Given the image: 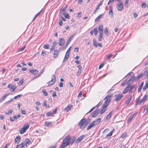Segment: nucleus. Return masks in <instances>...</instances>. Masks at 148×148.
<instances>
[{"instance_id": "4c0bfd02", "label": "nucleus", "mask_w": 148, "mask_h": 148, "mask_svg": "<svg viewBox=\"0 0 148 148\" xmlns=\"http://www.w3.org/2000/svg\"><path fill=\"white\" fill-rule=\"evenodd\" d=\"M9 95V94H5L4 96L1 97L2 99L4 101L6 99L8 96Z\"/></svg>"}, {"instance_id": "f03ea898", "label": "nucleus", "mask_w": 148, "mask_h": 148, "mask_svg": "<svg viewBox=\"0 0 148 148\" xmlns=\"http://www.w3.org/2000/svg\"><path fill=\"white\" fill-rule=\"evenodd\" d=\"M113 95L112 94H111L110 95H107L104 99L105 102L104 103L102 107L103 108H106L109 104L110 102L111 101V98Z\"/></svg>"}, {"instance_id": "3c124183", "label": "nucleus", "mask_w": 148, "mask_h": 148, "mask_svg": "<svg viewBox=\"0 0 148 148\" xmlns=\"http://www.w3.org/2000/svg\"><path fill=\"white\" fill-rule=\"evenodd\" d=\"M133 119L132 118V117L130 116L129 119H128L127 120V122L128 123H129V122H130Z\"/></svg>"}, {"instance_id": "a211bd4d", "label": "nucleus", "mask_w": 148, "mask_h": 148, "mask_svg": "<svg viewBox=\"0 0 148 148\" xmlns=\"http://www.w3.org/2000/svg\"><path fill=\"white\" fill-rule=\"evenodd\" d=\"M29 71L30 72L34 75L37 74L38 72V71L37 70L33 69H30Z\"/></svg>"}, {"instance_id": "4468645a", "label": "nucleus", "mask_w": 148, "mask_h": 148, "mask_svg": "<svg viewBox=\"0 0 148 148\" xmlns=\"http://www.w3.org/2000/svg\"><path fill=\"white\" fill-rule=\"evenodd\" d=\"M25 142L23 143L22 146H27V145H29L31 143L30 140L28 138H27L25 139Z\"/></svg>"}, {"instance_id": "37998d69", "label": "nucleus", "mask_w": 148, "mask_h": 148, "mask_svg": "<svg viewBox=\"0 0 148 148\" xmlns=\"http://www.w3.org/2000/svg\"><path fill=\"white\" fill-rule=\"evenodd\" d=\"M93 32L95 35H97L98 34V31L97 28H95L93 31Z\"/></svg>"}, {"instance_id": "bf43d9fd", "label": "nucleus", "mask_w": 148, "mask_h": 148, "mask_svg": "<svg viewBox=\"0 0 148 148\" xmlns=\"http://www.w3.org/2000/svg\"><path fill=\"white\" fill-rule=\"evenodd\" d=\"M23 80H21L19 82V85L21 86L22 85L23 83Z\"/></svg>"}, {"instance_id": "ea45409f", "label": "nucleus", "mask_w": 148, "mask_h": 148, "mask_svg": "<svg viewBox=\"0 0 148 148\" xmlns=\"http://www.w3.org/2000/svg\"><path fill=\"white\" fill-rule=\"evenodd\" d=\"M13 112V110L12 109H10L9 110L8 112H5V114L7 115H9L10 114H11Z\"/></svg>"}, {"instance_id": "1a4fd4ad", "label": "nucleus", "mask_w": 148, "mask_h": 148, "mask_svg": "<svg viewBox=\"0 0 148 148\" xmlns=\"http://www.w3.org/2000/svg\"><path fill=\"white\" fill-rule=\"evenodd\" d=\"M86 119L85 118L82 119L80 121L79 125L80 126V128L82 129L84 128L83 127L84 124L85 123Z\"/></svg>"}, {"instance_id": "c9c22d12", "label": "nucleus", "mask_w": 148, "mask_h": 148, "mask_svg": "<svg viewBox=\"0 0 148 148\" xmlns=\"http://www.w3.org/2000/svg\"><path fill=\"white\" fill-rule=\"evenodd\" d=\"M129 2V0H125V6L126 8H128V6Z\"/></svg>"}, {"instance_id": "c85d7f7f", "label": "nucleus", "mask_w": 148, "mask_h": 148, "mask_svg": "<svg viewBox=\"0 0 148 148\" xmlns=\"http://www.w3.org/2000/svg\"><path fill=\"white\" fill-rule=\"evenodd\" d=\"M112 111H111L107 116L106 119H107L108 120H109L112 114Z\"/></svg>"}, {"instance_id": "7c9ffc66", "label": "nucleus", "mask_w": 148, "mask_h": 148, "mask_svg": "<svg viewBox=\"0 0 148 148\" xmlns=\"http://www.w3.org/2000/svg\"><path fill=\"white\" fill-rule=\"evenodd\" d=\"M74 36H72L71 37H70L69 39L68 40L66 44V47H67L69 45V43L70 42V41H71V40L72 39V38Z\"/></svg>"}, {"instance_id": "e433bc0d", "label": "nucleus", "mask_w": 148, "mask_h": 148, "mask_svg": "<svg viewBox=\"0 0 148 148\" xmlns=\"http://www.w3.org/2000/svg\"><path fill=\"white\" fill-rule=\"evenodd\" d=\"M106 110V108H103V107H102V108L101 109L100 111V113L101 114H103L105 112Z\"/></svg>"}, {"instance_id": "774afa93", "label": "nucleus", "mask_w": 148, "mask_h": 148, "mask_svg": "<svg viewBox=\"0 0 148 148\" xmlns=\"http://www.w3.org/2000/svg\"><path fill=\"white\" fill-rule=\"evenodd\" d=\"M59 24L60 25L62 26L63 25V22L62 21H60L59 22Z\"/></svg>"}, {"instance_id": "20e7f679", "label": "nucleus", "mask_w": 148, "mask_h": 148, "mask_svg": "<svg viewBox=\"0 0 148 148\" xmlns=\"http://www.w3.org/2000/svg\"><path fill=\"white\" fill-rule=\"evenodd\" d=\"M69 137H66L64 139L62 144L60 146V148H64L69 145V144L67 143V140H69Z\"/></svg>"}, {"instance_id": "0eeeda50", "label": "nucleus", "mask_w": 148, "mask_h": 148, "mask_svg": "<svg viewBox=\"0 0 148 148\" xmlns=\"http://www.w3.org/2000/svg\"><path fill=\"white\" fill-rule=\"evenodd\" d=\"M56 81V77L55 75H53L52 76L51 80L49 81L48 83L49 84L48 86H51L54 84Z\"/></svg>"}, {"instance_id": "a878e982", "label": "nucleus", "mask_w": 148, "mask_h": 148, "mask_svg": "<svg viewBox=\"0 0 148 148\" xmlns=\"http://www.w3.org/2000/svg\"><path fill=\"white\" fill-rule=\"evenodd\" d=\"M84 135H82L78 138L76 140L77 142L79 143L84 138Z\"/></svg>"}, {"instance_id": "6ab92c4d", "label": "nucleus", "mask_w": 148, "mask_h": 148, "mask_svg": "<svg viewBox=\"0 0 148 148\" xmlns=\"http://www.w3.org/2000/svg\"><path fill=\"white\" fill-rule=\"evenodd\" d=\"M95 125L94 122L92 121L87 127V130H89Z\"/></svg>"}, {"instance_id": "412c9836", "label": "nucleus", "mask_w": 148, "mask_h": 148, "mask_svg": "<svg viewBox=\"0 0 148 148\" xmlns=\"http://www.w3.org/2000/svg\"><path fill=\"white\" fill-rule=\"evenodd\" d=\"M147 96H145L143 97L141 100L140 101L139 104L140 105L142 103H143L147 99Z\"/></svg>"}, {"instance_id": "b1692460", "label": "nucleus", "mask_w": 148, "mask_h": 148, "mask_svg": "<svg viewBox=\"0 0 148 148\" xmlns=\"http://www.w3.org/2000/svg\"><path fill=\"white\" fill-rule=\"evenodd\" d=\"M73 107L72 105H68L67 106L65 109L64 110L66 111V112H68L70 110L71 108Z\"/></svg>"}, {"instance_id": "393cba45", "label": "nucleus", "mask_w": 148, "mask_h": 148, "mask_svg": "<svg viewBox=\"0 0 148 148\" xmlns=\"http://www.w3.org/2000/svg\"><path fill=\"white\" fill-rule=\"evenodd\" d=\"M110 9V11H109V14L110 15V16L112 17L113 16V11L112 10V7L110 6L109 7Z\"/></svg>"}, {"instance_id": "f3484780", "label": "nucleus", "mask_w": 148, "mask_h": 148, "mask_svg": "<svg viewBox=\"0 0 148 148\" xmlns=\"http://www.w3.org/2000/svg\"><path fill=\"white\" fill-rule=\"evenodd\" d=\"M60 42H59V45L60 46H63L64 44L65 40L63 38H60Z\"/></svg>"}, {"instance_id": "f257e3e1", "label": "nucleus", "mask_w": 148, "mask_h": 148, "mask_svg": "<svg viewBox=\"0 0 148 148\" xmlns=\"http://www.w3.org/2000/svg\"><path fill=\"white\" fill-rule=\"evenodd\" d=\"M136 86L135 85L132 86L131 85H128L124 90L123 93L125 94L127 93L128 91H129V93H131L133 92L134 90H135Z\"/></svg>"}, {"instance_id": "58836bf2", "label": "nucleus", "mask_w": 148, "mask_h": 148, "mask_svg": "<svg viewBox=\"0 0 148 148\" xmlns=\"http://www.w3.org/2000/svg\"><path fill=\"white\" fill-rule=\"evenodd\" d=\"M93 45L95 46L96 47H97V40H96L94 39L93 40Z\"/></svg>"}, {"instance_id": "a19ab883", "label": "nucleus", "mask_w": 148, "mask_h": 148, "mask_svg": "<svg viewBox=\"0 0 148 148\" xmlns=\"http://www.w3.org/2000/svg\"><path fill=\"white\" fill-rule=\"evenodd\" d=\"M49 45L48 44H46L43 47L45 49H48L49 48Z\"/></svg>"}, {"instance_id": "0e129e2a", "label": "nucleus", "mask_w": 148, "mask_h": 148, "mask_svg": "<svg viewBox=\"0 0 148 148\" xmlns=\"http://www.w3.org/2000/svg\"><path fill=\"white\" fill-rule=\"evenodd\" d=\"M64 16L66 18H69V14H65L64 15Z\"/></svg>"}, {"instance_id": "ddd939ff", "label": "nucleus", "mask_w": 148, "mask_h": 148, "mask_svg": "<svg viewBox=\"0 0 148 148\" xmlns=\"http://www.w3.org/2000/svg\"><path fill=\"white\" fill-rule=\"evenodd\" d=\"M8 87L10 88V91L12 92H14L16 88V87L11 84L8 85Z\"/></svg>"}, {"instance_id": "f704fd0d", "label": "nucleus", "mask_w": 148, "mask_h": 148, "mask_svg": "<svg viewBox=\"0 0 148 148\" xmlns=\"http://www.w3.org/2000/svg\"><path fill=\"white\" fill-rule=\"evenodd\" d=\"M52 124V122H47V121H46L45 122V126L48 127L50 125H51Z\"/></svg>"}, {"instance_id": "39448f33", "label": "nucleus", "mask_w": 148, "mask_h": 148, "mask_svg": "<svg viewBox=\"0 0 148 148\" xmlns=\"http://www.w3.org/2000/svg\"><path fill=\"white\" fill-rule=\"evenodd\" d=\"M71 47H70L67 51L63 59V62H64L66 61L68 59L69 56L70 52L71 50Z\"/></svg>"}, {"instance_id": "c03bdc74", "label": "nucleus", "mask_w": 148, "mask_h": 148, "mask_svg": "<svg viewBox=\"0 0 148 148\" xmlns=\"http://www.w3.org/2000/svg\"><path fill=\"white\" fill-rule=\"evenodd\" d=\"M127 134L126 133H124L121 135V137L122 138H125Z\"/></svg>"}, {"instance_id": "4be33fe9", "label": "nucleus", "mask_w": 148, "mask_h": 148, "mask_svg": "<svg viewBox=\"0 0 148 148\" xmlns=\"http://www.w3.org/2000/svg\"><path fill=\"white\" fill-rule=\"evenodd\" d=\"M101 118H99L97 119L96 120L93 121L94 122L95 125H98L101 121Z\"/></svg>"}, {"instance_id": "5701e85b", "label": "nucleus", "mask_w": 148, "mask_h": 148, "mask_svg": "<svg viewBox=\"0 0 148 148\" xmlns=\"http://www.w3.org/2000/svg\"><path fill=\"white\" fill-rule=\"evenodd\" d=\"M132 96H131L130 97V98H129L127 100L125 101V104L126 106H128V104H129V103H130V102L132 99Z\"/></svg>"}, {"instance_id": "6e6552de", "label": "nucleus", "mask_w": 148, "mask_h": 148, "mask_svg": "<svg viewBox=\"0 0 148 148\" xmlns=\"http://www.w3.org/2000/svg\"><path fill=\"white\" fill-rule=\"evenodd\" d=\"M123 5L121 1L119 2L117 4L116 8L119 11H120L122 10L123 8Z\"/></svg>"}, {"instance_id": "72a5a7b5", "label": "nucleus", "mask_w": 148, "mask_h": 148, "mask_svg": "<svg viewBox=\"0 0 148 148\" xmlns=\"http://www.w3.org/2000/svg\"><path fill=\"white\" fill-rule=\"evenodd\" d=\"M148 87V81L146 82V83L144 86L143 88V90H146V89Z\"/></svg>"}, {"instance_id": "5fc2aeb1", "label": "nucleus", "mask_w": 148, "mask_h": 148, "mask_svg": "<svg viewBox=\"0 0 148 148\" xmlns=\"http://www.w3.org/2000/svg\"><path fill=\"white\" fill-rule=\"evenodd\" d=\"M102 38V35H99V40L100 41L101 40Z\"/></svg>"}, {"instance_id": "49530a36", "label": "nucleus", "mask_w": 148, "mask_h": 148, "mask_svg": "<svg viewBox=\"0 0 148 148\" xmlns=\"http://www.w3.org/2000/svg\"><path fill=\"white\" fill-rule=\"evenodd\" d=\"M102 3L103 2H101L98 5V6H97V7L96 8V9L95 11H96L99 9V7L102 5Z\"/></svg>"}, {"instance_id": "de8ad7c7", "label": "nucleus", "mask_w": 148, "mask_h": 148, "mask_svg": "<svg viewBox=\"0 0 148 148\" xmlns=\"http://www.w3.org/2000/svg\"><path fill=\"white\" fill-rule=\"evenodd\" d=\"M144 74H140V75H138L137 76V78L138 79H139L142 77L143 76V75Z\"/></svg>"}, {"instance_id": "c756f323", "label": "nucleus", "mask_w": 148, "mask_h": 148, "mask_svg": "<svg viewBox=\"0 0 148 148\" xmlns=\"http://www.w3.org/2000/svg\"><path fill=\"white\" fill-rule=\"evenodd\" d=\"M113 132V130H112L110 132L107 134L106 136V138H108L109 137H110H110L112 136Z\"/></svg>"}, {"instance_id": "603ef678", "label": "nucleus", "mask_w": 148, "mask_h": 148, "mask_svg": "<svg viewBox=\"0 0 148 148\" xmlns=\"http://www.w3.org/2000/svg\"><path fill=\"white\" fill-rule=\"evenodd\" d=\"M137 114V113H134L133 115H131L130 116L133 119L136 116Z\"/></svg>"}, {"instance_id": "4d7b16f0", "label": "nucleus", "mask_w": 148, "mask_h": 148, "mask_svg": "<svg viewBox=\"0 0 148 148\" xmlns=\"http://www.w3.org/2000/svg\"><path fill=\"white\" fill-rule=\"evenodd\" d=\"M44 71V69H43L39 73L38 75V77L40 76L42 74V73Z\"/></svg>"}, {"instance_id": "cd10ccee", "label": "nucleus", "mask_w": 148, "mask_h": 148, "mask_svg": "<svg viewBox=\"0 0 148 148\" xmlns=\"http://www.w3.org/2000/svg\"><path fill=\"white\" fill-rule=\"evenodd\" d=\"M21 140V137L20 136H17L15 139V142L16 143H18L20 142Z\"/></svg>"}, {"instance_id": "8fccbe9b", "label": "nucleus", "mask_w": 148, "mask_h": 148, "mask_svg": "<svg viewBox=\"0 0 148 148\" xmlns=\"http://www.w3.org/2000/svg\"><path fill=\"white\" fill-rule=\"evenodd\" d=\"M133 73L132 72H130V73H129L128 74H127V75H126L125 77H130L131 75V73Z\"/></svg>"}, {"instance_id": "79ce46f5", "label": "nucleus", "mask_w": 148, "mask_h": 148, "mask_svg": "<svg viewBox=\"0 0 148 148\" xmlns=\"http://www.w3.org/2000/svg\"><path fill=\"white\" fill-rule=\"evenodd\" d=\"M103 26L102 25H100L98 27L99 31H103Z\"/></svg>"}, {"instance_id": "052dcab7", "label": "nucleus", "mask_w": 148, "mask_h": 148, "mask_svg": "<svg viewBox=\"0 0 148 148\" xmlns=\"http://www.w3.org/2000/svg\"><path fill=\"white\" fill-rule=\"evenodd\" d=\"M41 12V11H40L37 14H36L35 16V17L33 19V21H34L35 19H36V18L38 16V14L40 13Z\"/></svg>"}, {"instance_id": "473e14b6", "label": "nucleus", "mask_w": 148, "mask_h": 148, "mask_svg": "<svg viewBox=\"0 0 148 148\" xmlns=\"http://www.w3.org/2000/svg\"><path fill=\"white\" fill-rule=\"evenodd\" d=\"M143 82L141 83L140 86L139 87L138 90V92H140L141 91L142 87L143 86Z\"/></svg>"}, {"instance_id": "dca6fc26", "label": "nucleus", "mask_w": 148, "mask_h": 148, "mask_svg": "<svg viewBox=\"0 0 148 148\" xmlns=\"http://www.w3.org/2000/svg\"><path fill=\"white\" fill-rule=\"evenodd\" d=\"M59 51L57 50H55L54 51L53 57L54 58H58L59 56Z\"/></svg>"}, {"instance_id": "e2e57ef3", "label": "nucleus", "mask_w": 148, "mask_h": 148, "mask_svg": "<svg viewBox=\"0 0 148 148\" xmlns=\"http://www.w3.org/2000/svg\"><path fill=\"white\" fill-rule=\"evenodd\" d=\"M41 12V11H40L37 14H36L35 16V17L33 19V21H34L35 19H36V18L38 16V14L40 13Z\"/></svg>"}, {"instance_id": "864d4df0", "label": "nucleus", "mask_w": 148, "mask_h": 148, "mask_svg": "<svg viewBox=\"0 0 148 148\" xmlns=\"http://www.w3.org/2000/svg\"><path fill=\"white\" fill-rule=\"evenodd\" d=\"M113 55L111 54H110L109 55L107 56V59H110L112 57Z\"/></svg>"}, {"instance_id": "338daca9", "label": "nucleus", "mask_w": 148, "mask_h": 148, "mask_svg": "<svg viewBox=\"0 0 148 148\" xmlns=\"http://www.w3.org/2000/svg\"><path fill=\"white\" fill-rule=\"evenodd\" d=\"M133 14L135 18H136L138 16V14L136 13H133Z\"/></svg>"}, {"instance_id": "bb28decb", "label": "nucleus", "mask_w": 148, "mask_h": 148, "mask_svg": "<svg viewBox=\"0 0 148 148\" xmlns=\"http://www.w3.org/2000/svg\"><path fill=\"white\" fill-rule=\"evenodd\" d=\"M104 32L107 36H108L109 35L108 29V27H106L104 30Z\"/></svg>"}, {"instance_id": "680f3d73", "label": "nucleus", "mask_w": 148, "mask_h": 148, "mask_svg": "<svg viewBox=\"0 0 148 148\" xmlns=\"http://www.w3.org/2000/svg\"><path fill=\"white\" fill-rule=\"evenodd\" d=\"M41 12V11H40L37 14H36L35 16V17L33 19V21H34L35 19H36V18L38 16V14L40 13Z\"/></svg>"}, {"instance_id": "2eb2a0df", "label": "nucleus", "mask_w": 148, "mask_h": 148, "mask_svg": "<svg viewBox=\"0 0 148 148\" xmlns=\"http://www.w3.org/2000/svg\"><path fill=\"white\" fill-rule=\"evenodd\" d=\"M135 76L132 77L127 82V85H130L133 82L134 80L135 79Z\"/></svg>"}, {"instance_id": "2f4dec72", "label": "nucleus", "mask_w": 148, "mask_h": 148, "mask_svg": "<svg viewBox=\"0 0 148 148\" xmlns=\"http://www.w3.org/2000/svg\"><path fill=\"white\" fill-rule=\"evenodd\" d=\"M103 16V14L99 15L95 19V22L98 21L99 19L102 17Z\"/></svg>"}, {"instance_id": "6e6d98bb", "label": "nucleus", "mask_w": 148, "mask_h": 148, "mask_svg": "<svg viewBox=\"0 0 148 148\" xmlns=\"http://www.w3.org/2000/svg\"><path fill=\"white\" fill-rule=\"evenodd\" d=\"M52 96L53 97H57L56 93V92H53Z\"/></svg>"}, {"instance_id": "423d86ee", "label": "nucleus", "mask_w": 148, "mask_h": 148, "mask_svg": "<svg viewBox=\"0 0 148 148\" xmlns=\"http://www.w3.org/2000/svg\"><path fill=\"white\" fill-rule=\"evenodd\" d=\"M66 137H69V140H67V143L69 144V145L70 144H72L75 140L76 138L75 137H70V136H67Z\"/></svg>"}, {"instance_id": "7ed1b4c3", "label": "nucleus", "mask_w": 148, "mask_h": 148, "mask_svg": "<svg viewBox=\"0 0 148 148\" xmlns=\"http://www.w3.org/2000/svg\"><path fill=\"white\" fill-rule=\"evenodd\" d=\"M29 125L27 124H26L24 125L20 131V133L22 134L24 133L29 128Z\"/></svg>"}, {"instance_id": "69168bd1", "label": "nucleus", "mask_w": 148, "mask_h": 148, "mask_svg": "<svg viewBox=\"0 0 148 148\" xmlns=\"http://www.w3.org/2000/svg\"><path fill=\"white\" fill-rule=\"evenodd\" d=\"M104 66L103 64H101L99 66V69H100L103 67Z\"/></svg>"}, {"instance_id": "9b49d317", "label": "nucleus", "mask_w": 148, "mask_h": 148, "mask_svg": "<svg viewBox=\"0 0 148 148\" xmlns=\"http://www.w3.org/2000/svg\"><path fill=\"white\" fill-rule=\"evenodd\" d=\"M123 96V95L122 94L119 95H115V98L114 100L117 101L120 100Z\"/></svg>"}, {"instance_id": "13d9d810", "label": "nucleus", "mask_w": 148, "mask_h": 148, "mask_svg": "<svg viewBox=\"0 0 148 148\" xmlns=\"http://www.w3.org/2000/svg\"><path fill=\"white\" fill-rule=\"evenodd\" d=\"M146 6V3H143L142 4L141 7L142 8H145Z\"/></svg>"}, {"instance_id": "a18cd8bd", "label": "nucleus", "mask_w": 148, "mask_h": 148, "mask_svg": "<svg viewBox=\"0 0 148 148\" xmlns=\"http://www.w3.org/2000/svg\"><path fill=\"white\" fill-rule=\"evenodd\" d=\"M25 46L22 48H19V50H18V51L19 52H21V51H23V50H24V49H25Z\"/></svg>"}, {"instance_id": "aec40b11", "label": "nucleus", "mask_w": 148, "mask_h": 148, "mask_svg": "<svg viewBox=\"0 0 148 148\" xmlns=\"http://www.w3.org/2000/svg\"><path fill=\"white\" fill-rule=\"evenodd\" d=\"M67 7V5H66L62 9H61L60 11V13H61V14H62V15L64 14L65 13V12Z\"/></svg>"}, {"instance_id": "f8f14e48", "label": "nucleus", "mask_w": 148, "mask_h": 148, "mask_svg": "<svg viewBox=\"0 0 148 148\" xmlns=\"http://www.w3.org/2000/svg\"><path fill=\"white\" fill-rule=\"evenodd\" d=\"M57 108H56L53 110L52 112H48L46 114V115L48 116H52L53 114H54L56 113V112H57Z\"/></svg>"}, {"instance_id": "9d476101", "label": "nucleus", "mask_w": 148, "mask_h": 148, "mask_svg": "<svg viewBox=\"0 0 148 148\" xmlns=\"http://www.w3.org/2000/svg\"><path fill=\"white\" fill-rule=\"evenodd\" d=\"M99 111L100 109H97L95 110L93 112L92 117L95 118L99 114Z\"/></svg>"}, {"instance_id": "09e8293b", "label": "nucleus", "mask_w": 148, "mask_h": 148, "mask_svg": "<svg viewBox=\"0 0 148 148\" xmlns=\"http://www.w3.org/2000/svg\"><path fill=\"white\" fill-rule=\"evenodd\" d=\"M42 93H43L44 94V95H45V96H47L48 95L46 91L45 90H42Z\"/></svg>"}]
</instances>
